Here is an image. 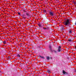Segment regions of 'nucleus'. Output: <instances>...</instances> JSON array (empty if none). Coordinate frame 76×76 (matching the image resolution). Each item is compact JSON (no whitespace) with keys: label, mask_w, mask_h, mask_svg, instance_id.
Segmentation results:
<instances>
[{"label":"nucleus","mask_w":76,"mask_h":76,"mask_svg":"<svg viewBox=\"0 0 76 76\" xmlns=\"http://www.w3.org/2000/svg\"><path fill=\"white\" fill-rule=\"evenodd\" d=\"M43 28L44 29H47V28H44V27H43Z\"/></svg>","instance_id":"f3484780"},{"label":"nucleus","mask_w":76,"mask_h":76,"mask_svg":"<svg viewBox=\"0 0 76 76\" xmlns=\"http://www.w3.org/2000/svg\"><path fill=\"white\" fill-rule=\"evenodd\" d=\"M43 12L44 13H46V15H47V10H44Z\"/></svg>","instance_id":"39448f33"},{"label":"nucleus","mask_w":76,"mask_h":76,"mask_svg":"<svg viewBox=\"0 0 76 76\" xmlns=\"http://www.w3.org/2000/svg\"><path fill=\"white\" fill-rule=\"evenodd\" d=\"M75 72H76V70H75Z\"/></svg>","instance_id":"b1692460"},{"label":"nucleus","mask_w":76,"mask_h":76,"mask_svg":"<svg viewBox=\"0 0 76 76\" xmlns=\"http://www.w3.org/2000/svg\"><path fill=\"white\" fill-rule=\"evenodd\" d=\"M69 34H72V30H70L69 31Z\"/></svg>","instance_id":"9d476101"},{"label":"nucleus","mask_w":76,"mask_h":76,"mask_svg":"<svg viewBox=\"0 0 76 76\" xmlns=\"http://www.w3.org/2000/svg\"><path fill=\"white\" fill-rule=\"evenodd\" d=\"M3 42L4 44H6V41H4V42Z\"/></svg>","instance_id":"f8f14e48"},{"label":"nucleus","mask_w":76,"mask_h":76,"mask_svg":"<svg viewBox=\"0 0 76 76\" xmlns=\"http://www.w3.org/2000/svg\"><path fill=\"white\" fill-rule=\"evenodd\" d=\"M39 27H41V25L40 24H39Z\"/></svg>","instance_id":"dca6fc26"},{"label":"nucleus","mask_w":76,"mask_h":76,"mask_svg":"<svg viewBox=\"0 0 76 76\" xmlns=\"http://www.w3.org/2000/svg\"><path fill=\"white\" fill-rule=\"evenodd\" d=\"M23 18L24 19H26V17H25V15H23Z\"/></svg>","instance_id":"423d86ee"},{"label":"nucleus","mask_w":76,"mask_h":76,"mask_svg":"<svg viewBox=\"0 0 76 76\" xmlns=\"http://www.w3.org/2000/svg\"><path fill=\"white\" fill-rule=\"evenodd\" d=\"M0 73H1V71H0Z\"/></svg>","instance_id":"5701e85b"},{"label":"nucleus","mask_w":76,"mask_h":76,"mask_svg":"<svg viewBox=\"0 0 76 76\" xmlns=\"http://www.w3.org/2000/svg\"><path fill=\"white\" fill-rule=\"evenodd\" d=\"M75 49H76V46L75 47Z\"/></svg>","instance_id":"4be33fe9"},{"label":"nucleus","mask_w":76,"mask_h":76,"mask_svg":"<svg viewBox=\"0 0 76 76\" xmlns=\"http://www.w3.org/2000/svg\"><path fill=\"white\" fill-rule=\"evenodd\" d=\"M39 57H40V58H44V57L43 56H39Z\"/></svg>","instance_id":"1a4fd4ad"},{"label":"nucleus","mask_w":76,"mask_h":76,"mask_svg":"<svg viewBox=\"0 0 76 76\" xmlns=\"http://www.w3.org/2000/svg\"><path fill=\"white\" fill-rule=\"evenodd\" d=\"M18 14L19 15H20V12H18Z\"/></svg>","instance_id":"a211bd4d"},{"label":"nucleus","mask_w":76,"mask_h":76,"mask_svg":"<svg viewBox=\"0 0 76 76\" xmlns=\"http://www.w3.org/2000/svg\"><path fill=\"white\" fill-rule=\"evenodd\" d=\"M17 57H20V55L19 54L18 55Z\"/></svg>","instance_id":"4468645a"},{"label":"nucleus","mask_w":76,"mask_h":76,"mask_svg":"<svg viewBox=\"0 0 76 76\" xmlns=\"http://www.w3.org/2000/svg\"><path fill=\"white\" fill-rule=\"evenodd\" d=\"M49 59H50V57L48 56H47V60H49Z\"/></svg>","instance_id":"6e6552de"},{"label":"nucleus","mask_w":76,"mask_h":76,"mask_svg":"<svg viewBox=\"0 0 76 76\" xmlns=\"http://www.w3.org/2000/svg\"><path fill=\"white\" fill-rule=\"evenodd\" d=\"M26 15H27V16H28V15H29V14H28V13H26Z\"/></svg>","instance_id":"6ab92c4d"},{"label":"nucleus","mask_w":76,"mask_h":76,"mask_svg":"<svg viewBox=\"0 0 76 76\" xmlns=\"http://www.w3.org/2000/svg\"><path fill=\"white\" fill-rule=\"evenodd\" d=\"M49 48H50L51 51H52V49H51V45H50L49 46Z\"/></svg>","instance_id":"0eeeda50"},{"label":"nucleus","mask_w":76,"mask_h":76,"mask_svg":"<svg viewBox=\"0 0 76 76\" xmlns=\"http://www.w3.org/2000/svg\"><path fill=\"white\" fill-rule=\"evenodd\" d=\"M61 47L60 46H59L58 49V52H60L61 51Z\"/></svg>","instance_id":"7ed1b4c3"},{"label":"nucleus","mask_w":76,"mask_h":76,"mask_svg":"<svg viewBox=\"0 0 76 76\" xmlns=\"http://www.w3.org/2000/svg\"><path fill=\"white\" fill-rule=\"evenodd\" d=\"M68 41H69V42H72V39H69Z\"/></svg>","instance_id":"9b49d317"},{"label":"nucleus","mask_w":76,"mask_h":76,"mask_svg":"<svg viewBox=\"0 0 76 76\" xmlns=\"http://www.w3.org/2000/svg\"><path fill=\"white\" fill-rule=\"evenodd\" d=\"M62 73L63 75H65V74H66V75H67V73L65 72V71H64V70L63 71Z\"/></svg>","instance_id":"20e7f679"},{"label":"nucleus","mask_w":76,"mask_h":76,"mask_svg":"<svg viewBox=\"0 0 76 76\" xmlns=\"http://www.w3.org/2000/svg\"><path fill=\"white\" fill-rule=\"evenodd\" d=\"M72 22V20H71L67 19L65 22V27L67 28L68 26H70L72 25L71 23Z\"/></svg>","instance_id":"f257e3e1"},{"label":"nucleus","mask_w":76,"mask_h":76,"mask_svg":"<svg viewBox=\"0 0 76 76\" xmlns=\"http://www.w3.org/2000/svg\"><path fill=\"white\" fill-rule=\"evenodd\" d=\"M24 12H26V11H24Z\"/></svg>","instance_id":"aec40b11"},{"label":"nucleus","mask_w":76,"mask_h":76,"mask_svg":"<svg viewBox=\"0 0 76 76\" xmlns=\"http://www.w3.org/2000/svg\"><path fill=\"white\" fill-rule=\"evenodd\" d=\"M75 25H76V22H75Z\"/></svg>","instance_id":"412c9836"},{"label":"nucleus","mask_w":76,"mask_h":76,"mask_svg":"<svg viewBox=\"0 0 76 76\" xmlns=\"http://www.w3.org/2000/svg\"><path fill=\"white\" fill-rule=\"evenodd\" d=\"M48 73H50V70H48Z\"/></svg>","instance_id":"2eb2a0df"},{"label":"nucleus","mask_w":76,"mask_h":76,"mask_svg":"<svg viewBox=\"0 0 76 76\" xmlns=\"http://www.w3.org/2000/svg\"><path fill=\"white\" fill-rule=\"evenodd\" d=\"M49 14L51 16H54V12L50 11Z\"/></svg>","instance_id":"f03ea898"},{"label":"nucleus","mask_w":76,"mask_h":76,"mask_svg":"<svg viewBox=\"0 0 76 76\" xmlns=\"http://www.w3.org/2000/svg\"><path fill=\"white\" fill-rule=\"evenodd\" d=\"M53 51L55 53H57V51H56L55 50H54Z\"/></svg>","instance_id":"ddd939ff"}]
</instances>
